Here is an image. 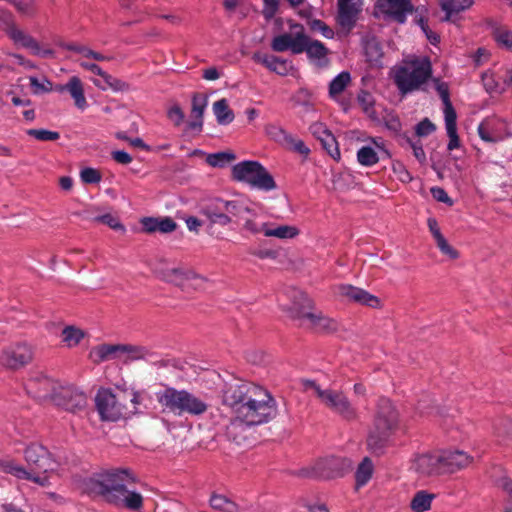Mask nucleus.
<instances>
[{
  "label": "nucleus",
  "mask_w": 512,
  "mask_h": 512,
  "mask_svg": "<svg viewBox=\"0 0 512 512\" xmlns=\"http://www.w3.org/2000/svg\"><path fill=\"white\" fill-rule=\"evenodd\" d=\"M25 459L29 469L13 460H0V472L11 474L17 479L32 481L40 486L49 485L50 474L58 468L45 447L32 444L25 450Z\"/></svg>",
  "instance_id": "obj_1"
},
{
  "label": "nucleus",
  "mask_w": 512,
  "mask_h": 512,
  "mask_svg": "<svg viewBox=\"0 0 512 512\" xmlns=\"http://www.w3.org/2000/svg\"><path fill=\"white\" fill-rule=\"evenodd\" d=\"M400 425V414L396 406L390 399L380 398L367 437L368 448L374 453L382 452L400 429Z\"/></svg>",
  "instance_id": "obj_2"
},
{
  "label": "nucleus",
  "mask_w": 512,
  "mask_h": 512,
  "mask_svg": "<svg viewBox=\"0 0 512 512\" xmlns=\"http://www.w3.org/2000/svg\"><path fill=\"white\" fill-rule=\"evenodd\" d=\"M129 482H133V478L127 470L109 472L100 482L101 493L108 502L116 506L138 510L142 507L143 498L141 494L128 489Z\"/></svg>",
  "instance_id": "obj_3"
},
{
  "label": "nucleus",
  "mask_w": 512,
  "mask_h": 512,
  "mask_svg": "<svg viewBox=\"0 0 512 512\" xmlns=\"http://www.w3.org/2000/svg\"><path fill=\"white\" fill-rule=\"evenodd\" d=\"M156 399L163 408V411L170 412L176 416L184 414L200 416L209 407L205 397L198 396L185 389L177 390L173 387H166L158 391Z\"/></svg>",
  "instance_id": "obj_4"
},
{
  "label": "nucleus",
  "mask_w": 512,
  "mask_h": 512,
  "mask_svg": "<svg viewBox=\"0 0 512 512\" xmlns=\"http://www.w3.org/2000/svg\"><path fill=\"white\" fill-rule=\"evenodd\" d=\"M431 75V62L426 57L406 59L394 69V81L403 94L420 89Z\"/></svg>",
  "instance_id": "obj_5"
},
{
  "label": "nucleus",
  "mask_w": 512,
  "mask_h": 512,
  "mask_svg": "<svg viewBox=\"0 0 512 512\" xmlns=\"http://www.w3.org/2000/svg\"><path fill=\"white\" fill-rule=\"evenodd\" d=\"M276 415V402L263 388H260L252 398H249L237 409V419L246 425H261L273 419Z\"/></svg>",
  "instance_id": "obj_6"
},
{
  "label": "nucleus",
  "mask_w": 512,
  "mask_h": 512,
  "mask_svg": "<svg viewBox=\"0 0 512 512\" xmlns=\"http://www.w3.org/2000/svg\"><path fill=\"white\" fill-rule=\"evenodd\" d=\"M234 180L248 184L251 188L270 191L276 187L273 177L258 161H242L232 167Z\"/></svg>",
  "instance_id": "obj_7"
},
{
  "label": "nucleus",
  "mask_w": 512,
  "mask_h": 512,
  "mask_svg": "<svg viewBox=\"0 0 512 512\" xmlns=\"http://www.w3.org/2000/svg\"><path fill=\"white\" fill-rule=\"evenodd\" d=\"M305 386L307 389L311 388L319 398L321 404L333 413H336L348 421L355 420L357 418L356 408L351 404L348 397L342 391L332 388L323 389L313 381H307Z\"/></svg>",
  "instance_id": "obj_8"
},
{
  "label": "nucleus",
  "mask_w": 512,
  "mask_h": 512,
  "mask_svg": "<svg viewBox=\"0 0 512 512\" xmlns=\"http://www.w3.org/2000/svg\"><path fill=\"white\" fill-rule=\"evenodd\" d=\"M158 277L183 289H201L207 282L204 276L183 266H166L159 272Z\"/></svg>",
  "instance_id": "obj_9"
},
{
  "label": "nucleus",
  "mask_w": 512,
  "mask_h": 512,
  "mask_svg": "<svg viewBox=\"0 0 512 512\" xmlns=\"http://www.w3.org/2000/svg\"><path fill=\"white\" fill-rule=\"evenodd\" d=\"M261 387L250 382H234L226 384L223 390V403L230 406L237 414V409L249 398L253 397Z\"/></svg>",
  "instance_id": "obj_10"
},
{
  "label": "nucleus",
  "mask_w": 512,
  "mask_h": 512,
  "mask_svg": "<svg viewBox=\"0 0 512 512\" xmlns=\"http://www.w3.org/2000/svg\"><path fill=\"white\" fill-rule=\"evenodd\" d=\"M96 407L102 420L117 421L125 413V405L109 389H101L96 395Z\"/></svg>",
  "instance_id": "obj_11"
},
{
  "label": "nucleus",
  "mask_w": 512,
  "mask_h": 512,
  "mask_svg": "<svg viewBox=\"0 0 512 512\" xmlns=\"http://www.w3.org/2000/svg\"><path fill=\"white\" fill-rule=\"evenodd\" d=\"M33 358L32 347L19 342L4 348L0 354V364L6 368L18 369L28 364Z\"/></svg>",
  "instance_id": "obj_12"
},
{
  "label": "nucleus",
  "mask_w": 512,
  "mask_h": 512,
  "mask_svg": "<svg viewBox=\"0 0 512 512\" xmlns=\"http://www.w3.org/2000/svg\"><path fill=\"white\" fill-rule=\"evenodd\" d=\"M294 30L291 33H283L275 36L271 41V49L275 52L290 51L292 54L303 53V41L305 40V31L302 25H293Z\"/></svg>",
  "instance_id": "obj_13"
},
{
  "label": "nucleus",
  "mask_w": 512,
  "mask_h": 512,
  "mask_svg": "<svg viewBox=\"0 0 512 512\" xmlns=\"http://www.w3.org/2000/svg\"><path fill=\"white\" fill-rule=\"evenodd\" d=\"M337 294L348 302H353L370 308L382 307V302L377 296L350 284L339 285L337 287Z\"/></svg>",
  "instance_id": "obj_14"
},
{
  "label": "nucleus",
  "mask_w": 512,
  "mask_h": 512,
  "mask_svg": "<svg viewBox=\"0 0 512 512\" xmlns=\"http://www.w3.org/2000/svg\"><path fill=\"white\" fill-rule=\"evenodd\" d=\"M15 45L29 49L35 56L42 58H52L55 51L49 47L43 48L40 43L30 34L19 28L17 25L8 35Z\"/></svg>",
  "instance_id": "obj_15"
},
{
  "label": "nucleus",
  "mask_w": 512,
  "mask_h": 512,
  "mask_svg": "<svg viewBox=\"0 0 512 512\" xmlns=\"http://www.w3.org/2000/svg\"><path fill=\"white\" fill-rule=\"evenodd\" d=\"M414 472L423 477L436 476L443 473L441 453H423L416 455L411 464Z\"/></svg>",
  "instance_id": "obj_16"
},
{
  "label": "nucleus",
  "mask_w": 512,
  "mask_h": 512,
  "mask_svg": "<svg viewBox=\"0 0 512 512\" xmlns=\"http://www.w3.org/2000/svg\"><path fill=\"white\" fill-rule=\"evenodd\" d=\"M52 400L57 406L70 412L80 411L87 404L86 395L71 387L61 388L53 394Z\"/></svg>",
  "instance_id": "obj_17"
},
{
  "label": "nucleus",
  "mask_w": 512,
  "mask_h": 512,
  "mask_svg": "<svg viewBox=\"0 0 512 512\" xmlns=\"http://www.w3.org/2000/svg\"><path fill=\"white\" fill-rule=\"evenodd\" d=\"M298 317L301 318V324L317 332H332L338 327L337 322L323 315L321 312H305L300 310Z\"/></svg>",
  "instance_id": "obj_18"
},
{
  "label": "nucleus",
  "mask_w": 512,
  "mask_h": 512,
  "mask_svg": "<svg viewBox=\"0 0 512 512\" xmlns=\"http://www.w3.org/2000/svg\"><path fill=\"white\" fill-rule=\"evenodd\" d=\"M309 130L311 134L321 142L323 148L333 159H340V150L336 138L325 124L315 122L310 125Z\"/></svg>",
  "instance_id": "obj_19"
},
{
  "label": "nucleus",
  "mask_w": 512,
  "mask_h": 512,
  "mask_svg": "<svg viewBox=\"0 0 512 512\" xmlns=\"http://www.w3.org/2000/svg\"><path fill=\"white\" fill-rule=\"evenodd\" d=\"M472 461V456L463 450H445L441 453L443 473L457 472L468 467Z\"/></svg>",
  "instance_id": "obj_20"
},
{
  "label": "nucleus",
  "mask_w": 512,
  "mask_h": 512,
  "mask_svg": "<svg viewBox=\"0 0 512 512\" xmlns=\"http://www.w3.org/2000/svg\"><path fill=\"white\" fill-rule=\"evenodd\" d=\"M377 6L382 13L392 17L398 23H404L407 15L413 11L409 0H379Z\"/></svg>",
  "instance_id": "obj_21"
},
{
  "label": "nucleus",
  "mask_w": 512,
  "mask_h": 512,
  "mask_svg": "<svg viewBox=\"0 0 512 512\" xmlns=\"http://www.w3.org/2000/svg\"><path fill=\"white\" fill-rule=\"evenodd\" d=\"M253 60L257 63L262 64L267 69L275 72L278 75L285 76L292 69L291 61L280 58L275 55H269L266 53L256 52L252 56Z\"/></svg>",
  "instance_id": "obj_22"
},
{
  "label": "nucleus",
  "mask_w": 512,
  "mask_h": 512,
  "mask_svg": "<svg viewBox=\"0 0 512 512\" xmlns=\"http://www.w3.org/2000/svg\"><path fill=\"white\" fill-rule=\"evenodd\" d=\"M302 47L304 48L303 52L307 54L310 61L319 66L326 63L329 51L322 42L311 39L307 34H305V40L303 41Z\"/></svg>",
  "instance_id": "obj_23"
},
{
  "label": "nucleus",
  "mask_w": 512,
  "mask_h": 512,
  "mask_svg": "<svg viewBox=\"0 0 512 512\" xmlns=\"http://www.w3.org/2000/svg\"><path fill=\"white\" fill-rule=\"evenodd\" d=\"M89 358L94 363H101L110 360L121 362V344H101L91 349Z\"/></svg>",
  "instance_id": "obj_24"
},
{
  "label": "nucleus",
  "mask_w": 512,
  "mask_h": 512,
  "mask_svg": "<svg viewBox=\"0 0 512 512\" xmlns=\"http://www.w3.org/2000/svg\"><path fill=\"white\" fill-rule=\"evenodd\" d=\"M154 355V352L146 346L121 344V362L124 364L140 360L147 361Z\"/></svg>",
  "instance_id": "obj_25"
},
{
  "label": "nucleus",
  "mask_w": 512,
  "mask_h": 512,
  "mask_svg": "<svg viewBox=\"0 0 512 512\" xmlns=\"http://www.w3.org/2000/svg\"><path fill=\"white\" fill-rule=\"evenodd\" d=\"M67 92L79 110L84 111L88 107L85 97L84 83L78 76H72L68 79Z\"/></svg>",
  "instance_id": "obj_26"
},
{
  "label": "nucleus",
  "mask_w": 512,
  "mask_h": 512,
  "mask_svg": "<svg viewBox=\"0 0 512 512\" xmlns=\"http://www.w3.org/2000/svg\"><path fill=\"white\" fill-rule=\"evenodd\" d=\"M52 382L46 376H40L34 379H30L26 384L27 393L33 395V397L39 399L51 398L52 394L50 391L52 389Z\"/></svg>",
  "instance_id": "obj_27"
},
{
  "label": "nucleus",
  "mask_w": 512,
  "mask_h": 512,
  "mask_svg": "<svg viewBox=\"0 0 512 512\" xmlns=\"http://www.w3.org/2000/svg\"><path fill=\"white\" fill-rule=\"evenodd\" d=\"M209 505L218 512H241L242 509L233 499L220 493L213 492L209 498Z\"/></svg>",
  "instance_id": "obj_28"
},
{
  "label": "nucleus",
  "mask_w": 512,
  "mask_h": 512,
  "mask_svg": "<svg viewBox=\"0 0 512 512\" xmlns=\"http://www.w3.org/2000/svg\"><path fill=\"white\" fill-rule=\"evenodd\" d=\"M203 214L212 224L226 226L231 223V217L220 208V199L214 200L203 209Z\"/></svg>",
  "instance_id": "obj_29"
},
{
  "label": "nucleus",
  "mask_w": 512,
  "mask_h": 512,
  "mask_svg": "<svg viewBox=\"0 0 512 512\" xmlns=\"http://www.w3.org/2000/svg\"><path fill=\"white\" fill-rule=\"evenodd\" d=\"M300 230L294 225H275L268 223L264 236L274 237L281 240L293 239L297 237Z\"/></svg>",
  "instance_id": "obj_30"
},
{
  "label": "nucleus",
  "mask_w": 512,
  "mask_h": 512,
  "mask_svg": "<svg viewBox=\"0 0 512 512\" xmlns=\"http://www.w3.org/2000/svg\"><path fill=\"white\" fill-rule=\"evenodd\" d=\"M359 8L354 3L338 4V22L344 28H352L356 22Z\"/></svg>",
  "instance_id": "obj_31"
},
{
  "label": "nucleus",
  "mask_w": 512,
  "mask_h": 512,
  "mask_svg": "<svg viewBox=\"0 0 512 512\" xmlns=\"http://www.w3.org/2000/svg\"><path fill=\"white\" fill-rule=\"evenodd\" d=\"M474 0H440V7L445 12V20L449 21L453 15L469 9Z\"/></svg>",
  "instance_id": "obj_32"
},
{
  "label": "nucleus",
  "mask_w": 512,
  "mask_h": 512,
  "mask_svg": "<svg viewBox=\"0 0 512 512\" xmlns=\"http://www.w3.org/2000/svg\"><path fill=\"white\" fill-rule=\"evenodd\" d=\"M85 337L86 332L73 325L64 327L61 333V341L67 348L76 347Z\"/></svg>",
  "instance_id": "obj_33"
},
{
  "label": "nucleus",
  "mask_w": 512,
  "mask_h": 512,
  "mask_svg": "<svg viewBox=\"0 0 512 512\" xmlns=\"http://www.w3.org/2000/svg\"><path fill=\"white\" fill-rule=\"evenodd\" d=\"M492 37L500 48L512 52V30L510 28L495 24L492 27Z\"/></svg>",
  "instance_id": "obj_34"
},
{
  "label": "nucleus",
  "mask_w": 512,
  "mask_h": 512,
  "mask_svg": "<svg viewBox=\"0 0 512 512\" xmlns=\"http://www.w3.org/2000/svg\"><path fill=\"white\" fill-rule=\"evenodd\" d=\"M435 494L425 490L417 491L410 502V508L413 512H426L430 510Z\"/></svg>",
  "instance_id": "obj_35"
},
{
  "label": "nucleus",
  "mask_w": 512,
  "mask_h": 512,
  "mask_svg": "<svg viewBox=\"0 0 512 512\" xmlns=\"http://www.w3.org/2000/svg\"><path fill=\"white\" fill-rule=\"evenodd\" d=\"M283 148L307 158L311 152L310 148L297 136L288 132L281 143Z\"/></svg>",
  "instance_id": "obj_36"
},
{
  "label": "nucleus",
  "mask_w": 512,
  "mask_h": 512,
  "mask_svg": "<svg viewBox=\"0 0 512 512\" xmlns=\"http://www.w3.org/2000/svg\"><path fill=\"white\" fill-rule=\"evenodd\" d=\"M283 148L307 158L311 152L310 148L297 136L288 132L281 143Z\"/></svg>",
  "instance_id": "obj_37"
},
{
  "label": "nucleus",
  "mask_w": 512,
  "mask_h": 512,
  "mask_svg": "<svg viewBox=\"0 0 512 512\" xmlns=\"http://www.w3.org/2000/svg\"><path fill=\"white\" fill-rule=\"evenodd\" d=\"M101 78L103 79L104 84L98 80H93L94 85L101 90L111 89L114 92H124L129 90V85L126 82L110 75L107 72H104Z\"/></svg>",
  "instance_id": "obj_38"
},
{
  "label": "nucleus",
  "mask_w": 512,
  "mask_h": 512,
  "mask_svg": "<svg viewBox=\"0 0 512 512\" xmlns=\"http://www.w3.org/2000/svg\"><path fill=\"white\" fill-rule=\"evenodd\" d=\"M213 112L220 125L230 124L234 120V113L229 108L226 99H220L213 104Z\"/></svg>",
  "instance_id": "obj_39"
},
{
  "label": "nucleus",
  "mask_w": 512,
  "mask_h": 512,
  "mask_svg": "<svg viewBox=\"0 0 512 512\" xmlns=\"http://www.w3.org/2000/svg\"><path fill=\"white\" fill-rule=\"evenodd\" d=\"M481 79L485 90L489 94H501L505 90V84L490 70L484 72Z\"/></svg>",
  "instance_id": "obj_40"
},
{
  "label": "nucleus",
  "mask_w": 512,
  "mask_h": 512,
  "mask_svg": "<svg viewBox=\"0 0 512 512\" xmlns=\"http://www.w3.org/2000/svg\"><path fill=\"white\" fill-rule=\"evenodd\" d=\"M220 208L231 218L236 217L239 220H242L245 214H250V209L239 201H225L220 199Z\"/></svg>",
  "instance_id": "obj_41"
},
{
  "label": "nucleus",
  "mask_w": 512,
  "mask_h": 512,
  "mask_svg": "<svg viewBox=\"0 0 512 512\" xmlns=\"http://www.w3.org/2000/svg\"><path fill=\"white\" fill-rule=\"evenodd\" d=\"M243 224L242 227L245 231L251 234H265V229L268 222L259 221L257 215L250 210V214H245L244 218H242Z\"/></svg>",
  "instance_id": "obj_42"
},
{
  "label": "nucleus",
  "mask_w": 512,
  "mask_h": 512,
  "mask_svg": "<svg viewBox=\"0 0 512 512\" xmlns=\"http://www.w3.org/2000/svg\"><path fill=\"white\" fill-rule=\"evenodd\" d=\"M207 106V99L203 96L195 95L192 100V116L198 121H194L190 124L192 129L201 130L203 122L202 117Z\"/></svg>",
  "instance_id": "obj_43"
},
{
  "label": "nucleus",
  "mask_w": 512,
  "mask_h": 512,
  "mask_svg": "<svg viewBox=\"0 0 512 512\" xmlns=\"http://www.w3.org/2000/svg\"><path fill=\"white\" fill-rule=\"evenodd\" d=\"M374 471V466L372 461L365 457L362 462L358 465V468L355 473L356 485L357 487L364 486L371 479Z\"/></svg>",
  "instance_id": "obj_44"
},
{
  "label": "nucleus",
  "mask_w": 512,
  "mask_h": 512,
  "mask_svg": "<svg viewBox=\"0 0 512 512\" xmlns=\"http://www.w3.org/2000/svg\"><path fill=\"white\" fill-rule=\"evenodd\" d=\"M378 151L371 145H364L357 151V161L360 165L370 167L378 163Z\"/></svg>",
  "instance_id": "obj_45"
},
{
  "label": "nucleus",
  "mask_w": 512,
  "mask_h": 512,
  "mask_svg": "<svg viewBox=\"0 0 512 512\" xmlns=\"http://www.w3.org/2000/svg\"><path fill=\"white\" fill-rule=\"evenodd\" d=\"M350 82L351 76L349 72L343 71L339 73L329 84V95L335 99L345 90Z\"/></svg>",
  "instance_id": "obj_46"
},
{
  "label": "nucleus",
  "mask_w": 512,
  "mask_h": 512,
  "mask_svg": "<svg viewBox=\"0 0 512 512\" xmlns=\"http://www.w3.org/2000/svg\"><path fill=\"white\" fill-rule=\"evenodd\" d=\"M236 158L235 154L232 152H218L213 154H208L206 157V162L211 167L223 168L234 161Z\"/></svg>",
  "instance_id": "obj_47"
},
{
  "label": "nucleus",
  "mask_w": 512,
  "mask_h": 512,
  "mask_svg": "<svg viewBox=\"0 0 512 512\" xmlns=\"http://www.w3.org/2000/svg\"><path fill=\"white\" fill-rule=\"evenodd\" d=\"M364 50L367 60L370 63L377 65L382 58L380 44L374 40L368 41L365 44Z\"/></svg>",
  "instance_id": "obj_48"
},
{
  "label": "nucleus",
  "mask_w": 512,
  "mask_h": 512,
  "mask_svg": "<svg viewBox=\"0 0 512 512\" xmlns=\"http://www.w3.org/2000/svg\"><path fill=\"white\" fill-rule=\"evenodd\" d=\"M29 83L34 94L49 93L53 91L52 82L45 77L42 80H39L34 76H30Z\"/></svg>",
  "instance_id": "obj_49"
},
{
  "label": "nucleus",
  "mask_w": 512,
  "mask_h": 512,
  "mask_svg": "<svg viewBox=\"0 0 512 512\" xmlns=\"http://www.w3.org/2000/svg\"><path fill=\"white\" fill-rule=\"evenodd\" d=\"M26 133L39 141H56L60 138L59 132L47 129H28Z\"/></svg>",
  "instance_id": "obj_50"
},
{
  "label": "nucleus",
  "mask_w": 512,
  "mask_h": 512,
  "mask_svg": "<svg viewBox=\"0 0 512 512\" xmlns=\"http://www.w3.org/2000/svg\"><path fill=\"white\" fill-rule=\"evenodd\" d=\"M357 100H358L359 105L362 107L363 111L369 117H375V112H374V108H373L374 98L370 93H368L366 91H361L357 96Z\"/></svg>",
  "instance_id": "obj_51"
},
{
  "label": "nucleus",
  "mask_w": 512,
  "mask_h": 512,
  "mask_svg": "<svg viewBox=\"0 0 512 512\" xmlns=\"http://www.w3.org/2000/svg\"><path fill=\"white\" fill-rule=\"evenodd\" d=\"M16 25L13 14L9 10L0 7V29L8 36Z\"/></svg>",
  "instance_id": "obj_52"
},
{
  "label": "nucleus",
  "mask_w": 512,
  "mask_h": 512,
  "mask_svg": "<svg viewBox=\"0 0 512 512\" xmlns=\"http://www.w3.org/2000/svg\"><path fill=\"white\" fill-rule=\"evenodd\" d=\"M265 133L271 140L281 145L288 131L281 126L268 124L265 127Z\"/></svg>",
  "instance_id": "obj_53"
},
{
  "label": "nucleus",
  "mask_w": 512,
  "mask_h": 512,
  "mask_svg": "<svg viewBox=\"0 0 512 512\" xmlns=\"http://www.w3.org/2000/svg\"><path fill=\"white\" fill-rule=\"evenodd\" d=\"M445 108H444V116H445V126H446V131L448 130H455L457 129V126H456V112L452 106V104H446L444 105Z\"/></svg>",
  "instance_id": "obj_54"
},
{
  "label": "nucleus",
  "mask_w": 512,
  "mask_h": 512,
  "mask_svg": "<svg viewBox=\"0 0 512 512\" xmlns=\"http://www.w3.org/2000/svg\"><path fill=\"white\" fill-rule=\"evenodd\" d=\"M80 178H81L82 182H84V183L95 184V183L100 182L101 175L96 169L84 168L80 172Z\"/></svg>",
  "instance_id": "obj_55"
},
{
  "label": "nucleus",
  "mask_w": 512,
  "mask_h": 512,
  "mask_svg": "<svg viewBox=\"0 0 512 512\" xmlns=\"http://www.w3.org/2000/svg\"><path fill=\"white\" fill-rule=\"evenodd\" d=\"M437 247L441 251L442 254L446 255L450 259H456L458 258L459 254L457 250H455L445 239V237H442L438 240H436Z\"/></svg>",
  "instance_id": "obj_56"
},
{
  "label": "nucleus",
  "mask_w": 512,
  "mask_h": 512,
  "mask_svg": "<svg viewBox=\"0 0 512 512\" xmlns=\"http://www.w3.org/2000/svg\"><path fill=\"white\" fill-rule=\"evenodd\" d=\"M392 170L401 182L408 183L412 180L411 174L406 169V167L404 166L403 163H401V162L393 163Z\"/></svg>",
  "instance_id": "obj_57"
},
{
  "label": "nucleus",
  "mask_w": 512,
  "mask_h": 512,
  "mask_svg": "<svg viewBox=\"0 0 512 512\" xmlns=\"http://www.w3.org/2000/svg\"><path fill=\"white\" fill-rule=\"evenodd\" d=\"M434 130L435 125L427 118L419 122L415 127L416 135L419 137L428 136L434 132Z\"/></svg>",
  "instance_id": "obj_58"
},
{
  "label": "nucleus",
  "mask_w": 512,
  "mask_h": 512,
  "mask_svg": "<svg viewBox=\"0 0 512 512\" xmlns=\"http://www.w3.org/2000/svg\"><path fill=\"white\" fill-rule=\"evenodd\" d=\"M406 142L413 150V155L419 161V163H424L426 161V154L424 152L421 142L413 141L410 138H407Z\"/></svg>",
  "instance_id": "obj_59"
},
{
  "label": "nucleus",
  "mask_w": 512,
  "mask_h": 512,
  "mask_svg": "<svg viewBox=\"0 0 512 512\" xmlns=\"http://www.w3.org/2000/svg\"><path fill=\"white\" fill-rule=\"evenodd\" d=\"M312 30L319 31L325 38L332 39L334 31L321 20H313L310 23Z\"/></svg>",
  "instance_id": "obj_60"
},
{
  "label": "nucleus",
  "mask_w": 512,
  "mask_h": 512,
  "mask_svg": "<svg viewBox=\"0 0 512 512\" xmlns=\"http://www.w3.org/2000/svg\"><path fill=\"white\" fill-rule=\"evenodd\" d=\"M264 7L262 10L263 16L266 20L272 19L278 11L279 0H263Z\"/></svg>",
  "instance_id": "obj_61"
},
{
  "label": "nucleus",
  "mask_w": 512,
  "mask_h": 512,
  "mask_svg": "<svg viewBox=\"0 0 512 512\" xmlns=\"http://www.w3.org/2000/svg\"><path fill=\"white\" fill-rule=\"evenodd\" d=\"M496 485L505 491L512 501V480L505 474L501 475L499 478L495 480Z\"/></svg>",
  "instance_id": "obj_62"
},
{
  "label": "nucleus",
  "mask_w": 512,
  "mask_h": 512,
  "mask_svg": "<svg viewBox=\"0 0 512 512\" xmlns=\"http://www.w3.org/2000/svg\"><path fill=\"white\" fill-rule=\"evenodd\" d=\"M177 225L174 220L170 217L159 218V224L157 226L158 231L161 233H170L176 229Z\"/></svg>",
  "instance_id": "obj_63"
},
{
  "label": "nucleus",
  "mask_w": 512,
  "mask_h": 512,
  "mask_svg": "<svg viewBox=\"0 0 512 512\" xmlns=\"http://www.w3.org/2000/svg\"><path fill=\"white\" fill-rule=\"evenodd\" d=\"M167 114L169 119L177 126L180 125L184 120V113L178 105L172 106L168 110Z\"/></svg>",
  "instance_id": "obj_64"
}]
</instances>
